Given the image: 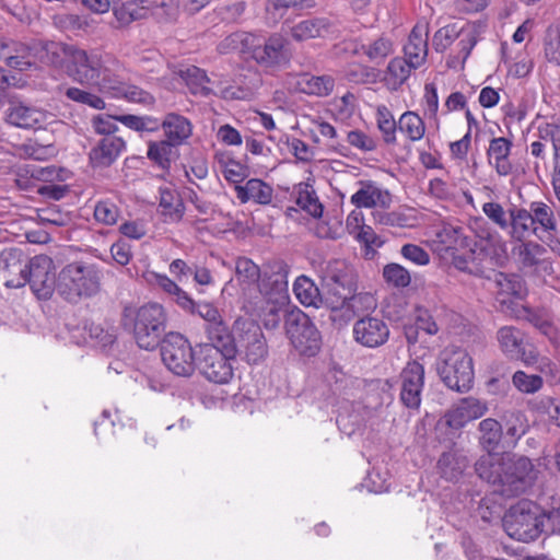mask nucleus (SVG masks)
Masks as SVG:
<instances>
[{
	"label": "nucleus",
	"instance_id": "obj_1",
	"mask_svg": "<svg viewBox=\"0 0 560 560\" xmlns=\"http://www.w3.org/2000/svg\"><path fill=\"white\" fill-rule=\"evenodd\" d=\"M288 275L289 267L281 260L270 261L260 270L249 258L236 259L235 276L242 288L243 308L260 319L267 329L279 326L281 312L290 301Z\"/></svg>",
	"mask_w": 560,
	"mask_h": 560
},
{
	"label": "nucleus",
	"instance_id": "obj_2",
	"mask_svg": "<svg viewBox=\"0 0 560 560\" xmlns=\"http://www.w3.org/2000/svg\"><path fill=\"white\" fill-rule=\"evenodd\" d=\"M52 65L59 63L63 58L66 72L75 82L95 88L104 93L106 90H116L122 61L114 54L100 48L85 50L75 45L47 43L44 47Z\"/></svg>",
	"mask_w": 560,
	"mask_h": 560
},
{
	"label": "nucleus",
	"instance_id": "obj_3",
	"mask_svg": "<svg viewBox=\"0 0 560 560\" xmlns=\"http://www.w3.org/2000/svg\"><path fill=\"white\" fill-rule=\"evenodd\" d=\"M475 468L481 479L497 486V491L504 497L524 492L536 478L532 462L522 456L486 454L477 460Z\"/></svg>",
	"mask_w": 560,
	"mask_h": 560
},
{
	"label": "nucleus",
	"instance_id": "obj_4",
	"mask_svg": "<svg viewBox=\"0 0 560 560\" xmlns=\"http://www.w3.org/2000/svg\"><path fill=\"white\" fill-rule=\"evenodd\" d=\"M3 273L8 288H21L28 283L33 293L40 300L49 299L54 290H57L54 261L46 255H37L27 264L20 260L8 264Z\"/></svg>",
	"mask_w": 560,
	"mask_h": 560
},
{
	"label": "nucleus",
	"instance_id": "obj_5",
	"mask_svg": "<svg viewBox=\"0 0 560 560\" xmlns=\"http://www.w3.org/2000/svg\"><path fill=\"white\" fill-rule=\"evenodd\" d=\"M167 314L163 305L147 303L142 306H126L121 324L130 330L141 349L154 350L161 342L166 329Z\"/></svg>",
	"mask_w": 560,
	"mask_h": 560
},
{
	"label": "nucleus",
	"instance_id": "obj_6",
	"mask_svg": "<svg viewBox=\"0 0 560 560\" xmlns=\"http://www.w3.org/2000/svg\"><path fill=\"white\" fill-rule=\"evenodd\" d=\"M102 271L97 265L73 261L66 265L57 278V292L69 302H78L100 291Z\"/></svg>",
	"mask_w": 560,
	"mask_h": 560
},
{
	"label": "nucleus",
	"instance_id": "obj_7",
	"mask_svg": "<svg viewBox=\"0 0 560 560\" xmlns=\"http://www.w3.org/2000/svg\"><path fill=\"white\" fill-rule=\"evenodd\" d=\"M235 345L233 337L226 340L201 343L197 347V368L213 383L226 384L234 374Z\"/></svg>",
	"mask_w": 560,
	"mask_h": 560
},
{
	"label": "nucleus",
	"instance_id": "obj_8",
	"mask_svg": "<svg viewBox=\"0 0 560 560\" xmlns=\"http://www.w3.org/2000/svg\"><path fill=\"white\" fill-rule=\"evenodd\" d=\"M506 534L520 541H533L545 532L546 523L541 518V509L534 502L522 500L503 517Z\"/></svg>",
	"mask_w": 560,
	"mask_h": 560
},
{
	"label": "nucleus",
	"instance_id": "obj_9",
	"mask_svg": "<svg viewBox=\"0 0 560 560\" xmlns=\"http://www.w3.org/2000/svg\"><path fill=\"white\" fill-rule=\"evenodd\" d=\"M438 373L448 388L467 392L474 382L472 359L464 349L446 348L440 355Z\"/></svg>",
	"mask_w": 560,
	"mask_h": 560
},
{
	"label": "nucleus",
	"instance_id": "obj_10",
	"mask_svg": "<svg viewBox=\"0 0 560 560\" xmlns=\"http://www.w3.org/2000/svg\"><path fill=\"white\" fill-rule=\"evenodd\" d=\"M197 350L178 332L165 335L161 342V357L165 366L175 375L188 377L197 368Z\"/></svg>",
	"mask_w": 560,
	"mask_h": 560
},
{
	"label": "nucleus",
	"instance_id": "obj_11",
	"mask_svg": "<svg viewBox=\"0 0 560 560\" xmlns=\"http://www.w3.org/2000/svg\"><path fill=\"white\" fill-rule=\"evenodd\" d=\"M288 337L302 355L314 357L320 350L322 336L312 319L302 311L292 312L285 319Z\"/></svg>",
	"mask_w": 560,
	"mask_h": 560
},
{
	"label": "nucleus",
	"instance_id": "obj_12",
	"mask_svg": "<svg viewBox=\"0 0 560 560\" xmlns=\"http://www.w3.org/2000/svg\"><path fill=\"white\" fill-rule=\"evenodd\" d=\"M233 343L235 354L244 353L248 363L257 364L267 354V346L261 328L254 320H236L234 325Z\"/></svg>",
	"mask_w": 560,
	"mask_h": 560
},
{
	"label": "nucleus",
	"instance_id": "obj_13",
	"mask_svg": "<svg viewBox=\"0 0 560 560\" xmlns=\"http://www.w3.org/2000/svg\"><path fill=\"white\" fill-rule=\"evenodd\" d=\"M455 39H458L456 44L458 58L464 62L477 43L472 28L458 27L457 23L447 24L435 32L432 44L436 51H444Z\"/></svg>",
	"mask_w": 560,
	"mask_h": 560
},
{
	"label": "nucleus",
	"instance_id": "obj_14",
	"mask_svg": "<svg viewBox=\"0 0 560 560\" xmlns=\"http://www.w3.org/2000/svg\"><path fill=\"white\" fill-rule=\"evenodd\" d=\"M497 340L503 354L512 360H521L526 365L535 364L536 353L526 350L525 334L514 326H503L497 332Z\"/></svg>",
	"mask_w": 560,
	"mask_h": 560
},
{
	"label": "nucleus",
	"instance_id": "obj_15",
	"mask_svg": "<svg viewBox=\"0 0 560 560\" xmlns=\"http://www.w3.org/2000/svg\"><path fill=\"white\" fill-rule=\"evenodd\" d=\"M285 38L280 34H272L267 39L255 35L253 46L250 45V57L260 66L275 67L287 60Z\"/></svg>",
	"mask_w": 560,
	"mask_h": 560
},
{
	"label": "nucleus",
	"instance_id": "obj_16",
	"mask_svg": "<svg viewBox=\"0 0 560 560\" xmlns=\"http://www.w3.org/2000/svg\"><path fill=\"white\" fill-rule=\"evenodd\" d=\"M355 342L366 348L383 346L389 338L387 324L378 317L364 316L358 319L352 327Z\"/></svg>",
	"mask_w": 560,
	"mask_h": 560
},
{
	"label": "nucleus",
	"instance_id": "obj_17",
	"mask_svg": "<svg viewBox=\"0 0 560 560\" xmlns=\"http://www.w3.org/2000/svg\"><path fill=\"white\" fill-rule=\"evenodd\" d=\"M424 368L417 361L408 362L401 372L400 399L408 408H417L421 401Z\"/></svg>",
	"mask_w": 560,
	"mask_h": 560
},
{
	"label": "nucleus",
	"instance_id": "obj_18",
	"mask_svg": "<svg viewBox=\"0 0 560 560\" xmlns=\"http://www.w3.org/2000/svg\"><path fill=\"white\" fill-rule=\"evenodd\" d=\"M191 304L192 306L190 308L182 310L192 315H199L208 323L207 334L210 341H222L232 336L229 327L223 323L218 308L213 304L209 302H196L192 298Z\"/></svg>",
	"mask_w": 560,
	"mask_h": 560
},
{
	"label": "nucleus",
	"instance_id": "obj_19",
	"mask_svg": "<svg viewBox=\"0 0 560 560\" xmlns=\"http://www.w3.org/2000/svg\"><path fill=\"white\" fill-rule=\"evenodd\" d=\"M350 201L357 208L388 209L392 205V194L373 180L359 182L358 190L351 196Z\"/></svg>",
	"mask_w": 560,
	"mask_h": 560
},
{
	"label": "nucleus",
	"instance_id": "obj_20",
	"mask_svg": "<svg viewBox=\"0 0 560 560\" xmlns=\"http://www.w3.org/2000/svg\"><path fill=\"white\" fill-rule=\"evenodd\" d=\"M429 25L427 22L417 23L411 30L404 46V59L411 67L420 68L428 57Z\"/></svg>",
	"mask_w": 560,
	"mask_h": 560
},
{
	"label": "nucleus",
	"instance_id": "obj_21",
	"mask_svg": "<svg viewBox=\"0 0 560 560\" xmlns=\"http://www.w3.org/2000/svg\"><path fill=\"white\" fill-rule=\"evenodd\" d=\"M339 32L335 21L327 18H312L298 22L291 27L290 34L296 42L313 38H325Z\"/></svg>",
	"mask_w": 560,
	"mask_h": 560
},
{
	"label": "nucleus",
	"instance_id": "obj_22",
	"mask_svg": "<svg viewBox=\"0 0 560 560\" xmlns=\"http://www.w3.org/2000/svg\"><path fill=\"white\" fill-rule=\"evenodd\" d=\"M488 410L486 402L467 397L455 405L445 416L446 423L453 429L463 428L471 420L482 417Z\"/></svg>",
	"mask_w": 560,
	"mask_h": 560
},
{
	"label": "nucleus",
	"instance_id": "obj_23",
	"mask_svg": "<svg viewBox=\"0 0 560 560\" xmlns=\"http://www.w3.org/2000/svg\"><path fill=\"white\" fill-rule=\"evenodd\" d=\"M8 122L24 129H39L47 124L48 114L45 110L22 103H11L8 114Z\"/></svg>",
	"mask_w": 560,
	"mask_h": 560
},
{
	"label": "nucleus",
	"instance_id": "obj_24",
	"mask_svg": "<svg viewBox=\"0 0 560 560\" xmlns=\"http://www.w3.org/2000/svg\"><path fill=\"white\" fill-rule=\"evenodd\" d=\"M143 277L150 285L167 294L178 307L190 308L192 306L191 296L166 275L147 271Z\"/></svg>",
	"mask_w": 560,
	"mask_h": 560
},
{
	"label": "nucleus",
	"instance_id": "obj_25",
	"mask_svg": "<svg viewBox=\"0 0 560 560\" xmlns=\"http://www.w3.org/2000/svg\"><path fill=\"white\" fill-rule=\"evenodd\" d=\"M126 142L119 137L103 138L90 152V161L95 167L112 165L125 151Z\"/></svg>",
	"mask_w": 560,
	"mask_h": 560
},
{
	"label": "nucleus",
	"instance_id": "obj_26",
	"mask_svg": "<svg viewBox=\"0 0 560 560\" xmlns=\"http://www.w3.org/2000/svg\"><path fill=\"white\" fill-rule=\"evenodd\" d=\"M165 139L176 147L184 144L192 135V124L188 118L177 113H168L160 122Z\"/></svg>",
	"mask_w": 560,
	"mask_h": 560
},
{
	"label": "nucleus",
	"instance_id": "obj_27",
	"mask_svg": "<svg viewBox=\"0 0 560 560\" xmlns=\"http://www.w3.org/2000/svg\"><path fill=\"white\" fill-rule=\"evenodd\" d=\"M512 145V141L504 137L493 138L489 143L488 162L500 176H508L512 173L513 166L509 159Z\"/></svg>",
	"mask_w": 560,
	"mask_h": 560
},
{
	"label": "nucleus",
	"instance_id": "obj_28",
	"mask_svg": "<svg viewBox=\"0 0 560 560\" xmlns=\"http://www.w3.org/2000/svg\"><path fill=\"white\" fill-rule=\"evenodd\" d=\"M211 0H161L153 14L165 22L178 18L180 10L195 14L210 3Z\"/></svg>",
	"mask_w": 560,
	"mask_h": 560
},
{
	"label": "nucleus",
	"instance_id": "obj_29",
	"mask_svg": "<svg viewBox=\"0 0 560 560\" xmlns=\"http://www.w3.org/2000/svg\"><path fill=\"white\" fill-rule=\"evenodd\" d=\"M235 192L242 203L252 201L257 205H269L273 197V188L259 178H252L244 185H236Z\"/></svg>",
	"mask_w": 560,
	"mask_h": 560
},
{
	"label": "nucleus",
	"instance_id": "obj_30",
	"mask_svg": "<svg viewBox=\"0 0 560 560\" xmlns=\"http://www.w3.org/2000/svg\"><path fill=\"white\" fill-rule=\"evenodd\" d=\"M322 284L342 288H357L355 275L351 266L343 260H331L323 271Z\"/></svg>",
	"mask_w": 560,
	"mask_h": 560
},
{
	"label": "nucleus",
	"instance_id": "obj_31",
	"mask_svg": "<svg viewBox=\"0 0 560 560\" xmlns=\"http://www.w3.org/2000/svg\"><path fill=\"white\" fill-rule=\"evenodd\" d=\"M510 212V235L512 238L523 241L530 233L539 236L538 226H535L532 212L525 208L512 207Z\"/></svg>",
	"mask_w": 560,
	"mask_h": 560
},
{
	"label": "nucleus",
	"instance_id": "obj_32",
	"mask_svg": "<svg viewBox=\"0 0 560 560\" xmlns=\"http://www.w3.org/2000/svg\"><path fill=\"white\" fill-rule=\"evenodd\" d=\"M420 330L430 336L436 335L439 331V326L432 315L423 307H417L413 323L404 326V334L409 345H415L419 341Z\"/></svg>",
	"mask_w": 560,
	"mask_h": 560
},
{
	"label": "nucleus",
	"instance_id": "obj_33",
	"mask_svg": "<svg viewBox=\"0 0 560 560\" xmlns=\"http://www.w3.org/2000/svg\"><path fill=\"white\" fill-rule=\"evenodd\" d=\"M116 90H106L104 93L110 94L117 98H125L131 103H138L141 105L150 106L153 105L155 98L153 95L136 85H129L126 83V67L122 63V70L119 73L118 84Z\"/></svg>",
	"mask_w": 560,
	"mask_h": 560
},
{
	"label": "nucleus",
	"instance_id": "obj_34",
	"mask_svg": "<svg viewBox=\"0 0 560 560\" xmlns=\"http://www.w3.org/2000/svg\"><path fill=\"white\" fill-rule=\"evenodd\" d=\"M293 293L298 301L304 306H314L316 308L323 306V292L311 278L304 275L295 279Z\"/></svg>",
	"mask_w": 560,
	"mask_h": 560
},
{
	"label": "nucleus",
	"instance_id": "obj_35",
	"mask_svg": "<svg viewBox=\"0 0 560 560\" xmlns=\"http://www.w3.org/2000/svg\"><path fill=\"white\" fill-rule=\"evenodd\" d=\"M159 208L165 223L179 222L185 211L180 197L167 188L160 190Z\"/></svg>",
	"mask_w": 560,
	"mask_h": 560
},
{
	"label": "nucleus",
	"instance_id": "obj_36",
	"mask_svg": "<svg viewBox=\"0 0 560 560\" xmlns=\"http://www.w3.org/2000/svg\"><path fill=\"white\" fill-rule=\"evenodd\" d=\"M296 84L301 92L323 97L332 92L335 80L330 75H312L304 73L299 77Z\"/></svg>",
	"mask_w": 560,
	"mask_h": 560
},
{
	"label": "nucleus",
	"instance_id": "obj_37",
	"mask_svg": "<svg viewBox=\"0 0 560 560\" xmlns=\"http://www.w3.org/2000/svg\"><path fill=\"white\" fill-rule=\"evenodd\" d=\"M418 69L404 58H393L385 70L384 80L392 90L399 89L410 77L411 71Z\"/></svg>",
	"mask_w": 560,
	"mask_h": 560
},
{
	"label": "nucleus",
	"instance_id": "obj_38",
	"mask_svg": "<svg viewBox=\"0 0 560 560\" xmlns=\"http://www.w3.org/2000/svg\"><path fill=\"white\" fill-rule=\"evenodd\" d=\"M529 210L532 212L535 226H538V233L558 232L557 219L550 206L544 201H533L529 203Z\"/></svg>",
	"mask_w": 560,
	"mask_h": 560
},
{
	"label": "nucleus",
	"instance_id": "obj_39",
	"mask_svg": "<svg viewBox=\"0 0 560 560\" xmlns=\"http://www.w3.org/2000/svg\"><path fill=\"white\" fill-rule=\"evenodd\" d=\"M479 432L480 444L487 454H495L503 436L501 423L493 418L483 419L479 422Z\"/></svg>",
	"mask_w": 560,
	"mask_h": 560
},
{
	"label": "nucleus",
	"instance_id": "obj_40",
	"mask_svg": "<svg viewBox=\"0 0 560 560\" xmlns=\"http://www.w3.org/2000/svg\"><path fill=\"white\" fill-rule=\"evenodd\" d=\"M174 145L168 140L150 141L148 143L147 156L161 170H168L174 155Z\"/></svg>",
	"mask_w": 560,
	"mask_h": 560
},
{
	"label": "nucleus",
	"instance_id": "obj_41",
	"mask_svg": "<svg viewBox=\"0 0 560 560\" xmlns=\"http://www.w3.org/2000/svg\"><path fill=\"white\" fill-rule=\"evenodd\" d=\"M398 129L412 142L421 140L425 133L423 119L416 112L410 110L399 117Z\"/></svg>",
	"mask_w": 560,
	"mask_h": 560
},
{
	"label": "nucleus",
	"instance_id": "obj_42",
	"mask_svg": "<svg viewBox=\"0 0 560 560\" xmlns=\"http://www.w3.org/2000/svg\"><path fill=\"white\" fill-rule=\"evenodd\" d=\"M357 288H342L337 285L327 287L322 284L323 306L331 311H343L350 294L355 292Z\"/></svg>",
	"mask_w": 560,
	"mask_h": 560
},
{
	"label": "nucleus",
	"instance_id": "obj_43",
	"mask_svg": "<svg viewBox=\"0 0 560 560\" xmlns=\"http://www.w3.org/2000/svg\"><path fill=\"white\" fill-rule=\"evenodd\" d=\"M255 40V35L246 32H236L230 34L218 45V51L222 55L238 51L242 54H248L250 45Z\"/></svg>",
	"mask_w": 560,
	"mask_h": 560
},
{
	"label": "nucleus",
	"instance_id": "obj_44",
	"mask_svg": "<svg viewBox=\"0 0 560 560\" xmlns=\"http://www.w3.org/2000/svg\"><path fill=\"white\" fill-rule=\"evenodd\" d=\"M296 205L314 218L323 214V205L319 202L315 190L307 184H299L296 187Z\"/></svg>",
	"mask_w": 560,
	"mask_h": 560
},
{
	"label": "nucleus",
	"instance_id": "obj_45",
	"mask_svg": "<svg viewBox=\"0 0 560 560\" xmlns=\"http://www.w3.org/2000/svg\"><path fill=\"white\" fill-rule=\"evenodd\" d=\"M438 468L443 478L455 480L466 468V462L454 452H445L438 462Z\"/></svg>",
	"mask_w": 560,
	"mask_h": 560
},
{
	"label": "nucleus",
	"instance_id": "obj_46",
	"mask_svg": "<svg viewBox=\"0 0 560 560\" xmlns=\"http://www.w3.org/2000/svg\"><path fill=\"white\" fill-rule=\"evenodd\" d=\"M182 78L189 86L191 93L208 95L211 89L208 86L209 78L207 73L198 67L190 66L180 71Z\"/></svg>",
	"mask_w": 560,
	"mask_h": 560
},
{
	"label": "nucleus",
	"instance_id": "obj_47",
	"mask_svg": "<svg viewBox=\"0 0 560 560\" xmlns=\"http://www.w3.org/2000/svg\"><path fill=\"white\" fill-rule=\"evenodd\" d=\"M377 128L387 144H395L397 141L396 131L398 128L392 112L385 106L380 105L376 109Z\"/></svg>",
	"mask_w": 560,
	"mask_h": 560
},
{
	"label": "nucleus",
	"instance_id": "obj_48",
	"mask_svg": "<svg viewBox=\"0 0 560 560\" xmlns=\"http://www.w3.org/2000/svg\"><path fill=\"white\" fill-rule=\"evenodd\" d=\"M114 14L119 24L125 26L133 21L144 19L148 14V9L140 2L128 0L121 3L120 7H115Z\"/></svg>",
	"mask_w": 560,
	"mask_h": 560
},
{
	"label": "nucleus",
	"instance_id": "obj_49",
	"mask_svg": "<svg viewBox=\"0 0 560 560\" xmlns=\"http://www.w3.org/2000/svg\"><path fill=\"white\" fill-rule=\"evenodd\" d=\"M376 307V300L373 294L368 292L351 293L343 308L347 318L350 319L354 315L373 311Z\"/></svg>",
	"mask_w": 560,
	"mask_h": 560
},
{
	"label": "nucleus",
	"instance_id": "obj_50",
	"mask_svg": "<svg viewBox=\"0 0 560 560\" xmlns=\"http://www.w3.org/2000/svg\"><path fill=\"white\" fill-rule=\"evenodd\" d=\"M30 172L33 178L40 180L44 184L65 183L72 176V173L69 170L55 165L34 166Z\"/></svg>",
	"mask_w": 560,
	"mask_h": 560
},
{
	"label": "nucleus",
	"instance_id": "obj_51",
	"mask_svg": "<svg viewBox=\"0 0 560 560\" xmlns=\"http://www.w3.org/2000/svg\"><path fill=\"white\" fill-rule=\"evenodd\" d=\"M117 121L121 122L127 128L138 132H155L160 129V121L153 116H138V115H118Z\"/></svg>",
	"mask_w": 560,
	"mask_h": 560
},
{
	"label": "nucleus",
	"instance_id": "obj_52",
	"mask_svg": "<svg viewBox=\"0 0 560 560\" xmlns=\"http://www.w3.org/2000/svg\"><path fill=\"white\" fill-rule=\"evenodd\" d=\"M363 54L375 63H381L394 51L393 42L385 36H381L373 42L362 45Z\"/></svg>",
	"mask_w": 560,
	"mask_h": 560
},
{
	"label": "nucleus",
	"instance_id": "obj_53",
	"mask_svg": "<svg viewBox=\"0 0 560 560\" xmlns=\"http://www.w3.org/2000/svg\"><path fill=\"white\" fill-rule=\"evenodd\" d=\"M505 436L514 444L527 431L528 424L524 415L520 411H512L504 417Z\"/></svg>",
	"mask_w": 560,
	"mask_h": 560
},
{
	"label": "nucleus",
	"instance_id": "obj_54",
	"mask_svg": "<svg viewBox=\"0 0 560 560\" xmlns=\"http://www.w3.org/2000/svg\"><path fill=\"white\" fill-rule=\"evenodd\" d=\"M545 253L546 248L534 241L523 242L517 248L518 258L524 267L538 266Z\"/></svg>",
	"mask_w": 560,
	"mask_h": 560
},
{
	"label": "nucleus",
	"instance_id": "obj_55",
	"mask_svg": "<svg viewBox=\"0 0 560 560\" xmlns=\"http://www.w3.org/2000/svg\"><path fill=\"white\" fill-rule=\"evenodd\" d=\"M385 281L395 288H406L411 282L410 272L399 264H388L383 269Z\"/></svg>",
	"mask_w": 560,
	"mask_h": 560
},
{
	"label": "nucleus",
	"instance_id": "obj_56",
	"mask_svg": "<svg viewBox=\"0 0 560 560\" xmlns=\"http://www.w3.org/2000/svg\"><path fill=\"white\" fill-rule=\"evenodd\" d=\"M513 385L523 394H534L542 387V378L537 374L516 371L512 377Z\"/></svg>",
	"mask_w": 560,
	"mask_h": 560
},
{
	"label": "nucleus",
	"instance_id": "obj_57",
	"mask_svg": "<svg viewBox=\"0 0 560 560\" xmlns=\"http://www.w3.org/2000/svg\"><path fill=\"white\" fill-rule=\"evenodd\" d=\"M482 212L499 229L503 231L509 229L511 224L510 212L506 211L501 203L495 201L485 202L482 205Z\"/></svg>",
	"mask_w": 560,
	"mask_h": 560
},
{
	"label": "nucleus",
	"instance_id": "obj_58",
	"mask_svg": "<svg viewBox=\"0 0 560 560\" xmlns=\"http://www.w3.org/2000/svg\"><path fill=\"white\" fill-rule=\"evenodd\" d=\"M429 195L440 201L452 202L456 197V187L441 178H432L428 186Z\"/></svg>",
	"mask_w": 560,
	"mask_h": 560
},
{
	"label": "nucleus",
	"instance_id": "obj_59",
	"mask_svg": "<svg viewBox=\"0 0 560 560\" xmlns=\"http://www.w3.org/2000/svg\"><path fill=\"white\" fill-rule=\"evenodd\" d=\"M454 266L456 269L467 272L472 276L481 277L485 273V266L475 252H469L465 255L456 256L454 258Z\"/></svg>",
	"mask_w": 560,
	"mask_h": 560
},
{
	"label": "nucleus",
	"instance_id": "obj_60",
	"mask_svg": "<svg viewBox=\"0 0 560 560\" xmlns=\"http://www.w3.org/2000/svg\"><path fill=\"white\" fill-rule=\"evenodd\" d=\"M66 96L73 102L88 105L94 109L105 108V101L90 91L72 86L67 89Z\"/></svg>",
	"mask_w": 560,
	"mask_h": 560
},
{
	"label": "nucleus",
	"instance_id": "obj_61",
	"mask_svg": "<svg viewBox=\"0 0 560 560\" xmlns=\"http://www.w3.org/2000/svg\"><path fill=\"white\" fill-rule=\"evenodd\" d=\"M9 52L10 50L8 49L4 59L7 65L13 69L24 71L35 63L31 47L20 45L19 48H15L16 55H9Z\"/></svg>",
	"mask_w": 560,
	"mask_h": 560
},
{
	"label": "nucleus",
	"instance_id": "obj_62",
	"mask_svg": "<svg viewBox=\"0 0 560 560\" xmlns=\"http://www.w3.org/2000/svg\"><path fill=\"white\" fill-rule=\"evenodd\" d=\"M94 218L98 223L113 225L118 221L119 209L109 200H102L95 205Z\"/></svg>",
	"mask_w": 560,
	"mask_h": 560
},
{
	"label": "nucleus",
	"instance_id": "obj_63",
	"mask_svg": "<svg viewBox=\"0 0 560 560\" xmlns=\"http://www.w3.org/2000/svg\"><path fill=\"white\" fill-rule=\"evenodd\" d=\"M55 25L62 31H85L90 26L89 21L77 14H60L54 18Z\"/></svg>",
	"mask_w": 560,
	"mask_h": 560
},
{
	"label": "nucleus",
	"instance_id": "obj_64",
	"mask_svg": "<svg viewBox=\"0 0 560 560\" xmlns=\"http://www.w3.org/2000/svg\"><path fill=\"white\" fill-rule=\"evenodd\" d=\"M544 50L549 62L560 66V32L558 30L548 32Z\"/></svg>",
	"mask_w": 560,
	"mask_h": 560
}]
</instances>
